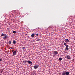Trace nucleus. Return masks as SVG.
Here are the masks:
<instances>
[{"label": "nucleus", "instance_id": "1", "mask_svg": "<svg viewBox=\"0 0 75 75\" xmlns=\"http://www.w3.org/2000/svg\"><path fill=\"white\" fill-rule=\"evenodd\" d=\"M58 54V51H54L53 52V54L54 55H57Z\"/></svg>", "mask_w": 75, "mask_h": 75}, {"label": "nucleus", "instance_id": "2", "mask_svg": "<svg viewBox=\"0 0 75 75\" xmlns=\"http://www.w3.org/2000/svg\"><path fill=\"white\" fill-rule=\"evenodd\" d=\"M13 53V55H16V51H13L12 52Z\"/></svg>", "mask_w": 75, "mask_h": 75}, {"label": "nucleus", "instance_id": "3", "mask_svg": "<svg viewBox=\"0 0 75 75\" xmlns=\"http://www.w3.org/2000/svg\"><path fill=\"white\" fill-rule=\"evenodd\" d=\"M66 57L68 59H71V57H70V56H69L68 55H67Z\"/></svg>", "mask_w": 75, "mask_h": 75}, {"label": "nucleus", "instance_id": "4", "mask_svg": "<svg viewBox=\"0 0 75 75\" xmlns=\"http://www.w3.org/2000/svg\"><path fill=\"white\" fill-rule=\"evenodd\" d=\"M7 37H8V36L7 35L6 36H5L4 37H3V39L4 40H6L7 38Z\"/></svg>", "mask_w": 75, "mask_h": 75}, {"label": "nucleus", "instance_id": "5", "mask_svg": "<svg viewBox=\"0 0 75 75\" xmlns=\"http://www.w3.org/2000/svg\"><path fill=\"white\" fill-rule=\"evenodd\" d=\"M64 45H65V46L66 47H69L68 45H67V43H64Z\"/></svg>", "mask_w": 75, "mask_h": 75}, {"label": "nucleus", "instance_id": "6", "mask_svg": "<svg viewBox=\"0 0 75 75\" xmlns=\"http://www.w3.org/2000/svg\"><path fill=\"white\" fill-rule=\"evenodd\" d=\"M27 62H28V63H29L30 64V65H32L33 63H32V62L30 61H27Z\"/></svg>", "mask_w": 75, "mask_h": 75}, {"label": "nucleus", "instance_id": "7", "mask_svg": "<svg viewBox=\"0 0 75 75\" xmlns=\"http://www.w3.org/2000/svg\"><path fill=\"white\" fill-rule=\"evenodd\" d=\"M62 75H66L65 71H64L62 73Z\"/></svg>", "mask_w": 75, "mask_h": 75}, {"label": "nucleus", "instance_id": "8", "mask_svg": "<svg viewBox=\"0 0 75 75\" xmlns=\"http://www.w3.org/2000/svg\"><path fill=\"white\" fill-rule=\"evenodd\" d=\"M34 68V69H37L38 68V66L35 65Z\"/></svg>", "mask_w": 75, "mask_h": 75}, {"label": "nucleus", "instance_id": "9", "mask_svg": "<svg viewBox=\"0 0 75 75\" xmlns=\"http://www.w3.org/2000/svg\"><path fill=\"white\" fill-rule=\"evenodd\" d=\"M69 75V73L68 71H67L66 72V75Z\"/></svg>", "mask_w": 75, "mask_h": 75}, {"label": "nucleus", "instance_id": "10", "mask_svg": "<svg viewBox=\"0 0 75 75\" xmlns=\"http://www.w3.org/2000/svg\"><path fill=\"white\" fill-rule=\"evenodd\" d=\"M35 35V34L33 33L31 35V37H34Z\"/></svg>", "mask_w": 75, "mask_h": 75}, {"label": "nucleus", "instance_id": "11", "mask_svg": "<svg viewBox=\"0 0 75 75\" xmlns=\"http://www.w3.org/2000/svg\"><path fill=\"white\" fill-rule=\"evenodd\" d=\"M65 42H69V40L68 39H65Z\"/></svg>", "mask_w": 75, "mask_h": 75}, {"label": "nucleus", "instance_id": "12", "mask_svg": "<svg viewBox=\"0 0 75 75\" xmlns=\"http://www.w3.org/2000/svg\"><path fill=\"white\" fill-rule=\"evenodd\" d=\"M16 43V41L14 40H13V44H15Z\"/></svg>", "mask_w": 75, "mask_h": 75}, {"label": "nucleus", "instance_id": "13", "mask_svg": "<svg viewBox=\"0 0 75 75\" xmlns=\"http://www.w3.org/2000/svg\"><path fill=\"white\" fill-rule=\"evenodd\" d=\"M65 50H67V51H68L69 50V48L68 47H66V48L65 49Z\"/></svg>", "mask_w": 75, "mask_h": 75}, {"label": "nucleus", "instance_id": "14", "mask_svg": "<svg viewBox=\"0 0 75 75\" xmlns=\"http://www.w3.org/2000/svg\"><path fill=\"white\" fill-rule=\"evenodd\" d=\"M4 34L3 33L2 35H1V37H3V36H4Z\"/></svg>", "mask_w": 75, "mask_h": 75}, {"label": "nucleus", "instance_id": "15", "mask_svg": "<svg viewBox=\"0 0 75 75\" xmlns=\"http://www.w3.org/2000/svg\"><path fill=\"white\" fill-rule=\"evenodd\" d=\"M16 33V32L15 31H13V34H15Z\"/></svg>", "mask_w": 75, "mask_h": 75}, {"label": "nucleus", "instance_id": "16", "mask_svg": "<svg viewBox=\"0 0 75 75\" xmlns=\"http://www.w3.org/2000/svg\"><path fill=\"white\" fill-rule=\"evenodd\" d=\"M9 44H11V41H9Z\"/></svg>", "mask_w": 75, "mask_h": 75}, {"label": "nucleus", "instance_id": "17", "mask_svg": "<svg viewBox=\"0 0 75 75\" xmlns=\"http://www.w3.org/2000/svg\"><path fill=\"white\" fill-rule=\"evenodd\" d=\"M59 61H61V60H62V58H59Z\"/></svg>", "mask_w": 75, "mask_h": 75}, {"label": "nucleus", "instance_id": "18", "mask_svg": "<svg viewBox=\"0 0 75 75\" xmlns=\"http://www.w3.org/2000/svg\"><path fill=\"white\" fill-rule=\"evenodd\" d=\"M41 41V39H38L37 40H36L37 41Z\"/></svg>", "mask_w": 75, "mask_h": 75}, {"label": "nucleus", "instance_id": "19", "mask_svg": "<svg viewBox=\"0 0 75 75\" xmlns=\"http://www.w3.org/2000/svg\"><path fill=\"white\" fill-rule=\"evenodd\" d=\"M2 61V59L0 58V61Z\"/></svg>", "mask_w": 75, "mask_h": 75}, {"label": "nucleus", "instance_id": "20", "mask_svg": "<svg viewBox=\"0 0 75 75\" xmlns=\"http://www.w3.org/2000/svg\"><path fill=\"white\" fill-rule=\"evenodd\" d=\"M27 62V61H24V62L25 63H26V62Z\"/></svg>", "mask_w": 75, "mask_h": 75}, {"label": "nucleus", "instance_id": "21", "mask_svg": "<svg viewBox=\"0 0 75 75\" xmlns=\"http://www.w3.org/2000/svg\"><path fill=\"white\" fill-rule=\"evenodd\" d=\"M22 48L23 49H25V47H23Z\"/></svg>", "mask_w": 75, "mask_h": 75}, {"label": "nucleus", "instance_id": "22", "mask_svg": "<svg viewBox=\"0 0 75 75\" xmlns=\"http://www.w3.org/2000/svg\"><path fill=\"white\" fill-rule=\"evenodd\" d=\"M36 35H37V36H38V34H36Z\"/></svg>", "mask_w": 75, "mask_h": 75}, {"label": "nucleus", "instance_id": "23", "mask_svg": "<svg viewBox=\"0 0 75 75\" xmlns=\"http://www.w3.org/2000/svg\"><path fill=\"white\" fill-rule=\"evenodd\" d=\"M4 35H4V36H6V34H4Z\"/></svg>", "mask_w": 75, "mask_h": 75}, {"label": "nucleus", "instance_id": "24", "mask_svg": "<svg viewBox=\"0 0 75 75\" xmlns=\"http://www.w3.org/2000/svg\"><path fill=\"white\" fill-rule=\"evenodd\" d=\"M38 29H39V28H39L38 27Z\"/></svg>", "mask_w": 75, "mask_h": 75}, {"label": "nucleus", "instance_id": "25", "mask_svg": "<svg viewBox=\"0 0 75 75\" xmlns=\"http://www.w3.org/2000/svg\"><path fill=\"white\" fill-rule=\"evenodd\" d=\"M16 51H17V50H16Z\"/></svg>", "mask_w": 75, "mask_h": 75}, {"label": "nucleus", "instance_id": "26", "mask_svg": "<svg viewBox=\"0 0 75 75\" xmlns=\"http://www.w3.org/2000/svg\"><path fill=\"white\" fill-rule=\"evenodd\" d=\"M23 62H24V61Z\"/></svg>", "mask_w": 75, "mask_h": 75}]
</instances>
